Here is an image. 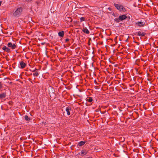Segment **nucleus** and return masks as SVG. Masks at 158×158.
<instances>
[{
    "label": "nucleus",
    "instance_id": "f257e3e1",
    "mask_svg": "<svg viewBox=\"0 0 158 158\" xmlns=\"http://www.w3.org/2000/svg\"><path fill=\"white\" fill-rule=\"evenodd\" d=\"M23 9L22 8H18L13 13V15L15 17L19 16H20L22 12Z\"/></svg>",
    "mask_w": 158,
    "mask_h": 158
},
{
    "label": "nucleus",
    "instance_id": "aec40b11",
    "mask_svg": "<svg viewBox=\"0 0 158 158\" xmlns=\"http://www.w3.org/2000/svg\"><path fill=\"white\" fill-rule=\"evenodd\" d=\"M8 103L11 106L13 105V102L12 101H9Z\"/></svg>",
    "mask_w": 158,
    "mask_h": 158
},
{
    "label": "nucleus",
    "instance_id": "f8f14e48",
    "mask_svg": "<svg viewBox=\"0 0 158 158\" xmlns=\"http://www.w3.org/2000/svg\"><path fill=\"white\" fill-rule=\"evenodd\" d=\"M6 94L5 93H2L0 94V99L5 98H6Z\"/></svg>",
    "mask_w": 158,
    "mask_h": 158
},
{
    "label": "nucleus",
    "instance_id": "393cba45",
    "mask_svg": "<svg viewBox=\"0 0 158 158\" xmlns=\"http://www.w3.org/2000/svg\"><path fill=\"white\" fill-rule=\"evenodd\" d=\"M85 158H92L91 157H86Z\"/></svg>",
    "mask_w": 158,
    "mask_h": 158
},
{
    "label": "nucleus",
    "instance_id": "7ed1b4c3",
    "mask_svg": "<svg viewBox=\"0 0 158 158\" xmlns=\"http://www.w3.org/2000/svg\"><path fill=\"white\" fill-rule=\"evenodd\" d=\"M7 46L9 48H10L12 50L15 49L17 47V45L16 43L12 44L11 42H9L7 44Z\"/></svg>",
    "mask_w": 158,
    "mask_h": 158
},
{
    "label": "nucleus",
    "instance_id": "f03ea898",
    "mask_svg": "<svg viewBox=\"0 0 158 158\" xmlns=\"http://www.w3.org/2000/svg\"><path fill=\"white\" fill-rule=\"evenodd\" d=\"M114 5L116 8L118 10L123 11H125L126 10L125 8L122 5H120L114 3Z\"/></svg>",
    "mask_w": 158,
    "mask_h": 158
},
{
    "label": "nucleus",
    "instance_id": "a211bd4d",
    "mask_svg": "<svg viewBox=\"0 0 158 158\" xmlns=\"http://www.w3.org/2000/svg\"><path fill=\"white\" fill-rule=\"evenodd\" d=\"M120 20L119 19V17L118 18H116L114 19V21L117 23H118L119 22Z\"/></svg>",
    "mask_w": 158,
    "mask_h": 158
},
{
    "label": "nucleus",
    "instance_id": "39448f33",
    "mask_svg": "<svg viewBox=\"0 0 158 158\" xmlns=\"http://www.w3.org/2000/svg\"><path fill=\"white\" fill-rule=\"evenodd\" d=\"M65 110L67 112V115H69L70 114V112L72 110V107L70 106H67Z\"/></svg>",
    "mask_w": 158,
    "mask_h": 158
},
{
    "label": "nucleus",
    "instance_id": "9b49d317",
    "mask_svg": "<svg viewBox=\"0 0 158 158\" xmlns=\"http://www.w3.org/2000/svg\"><path fill=\"white\" fill-rule=\"evenodd\" d=\"M82 31L87 34H89V31L88 30V29L86 27H84L82 29Z\"/></svg>",
    "mask_w": 158,
    "mask_h": 158
},
{
    "label": "nucleus",
    "instance_id": "dca6fc26",
    "mask_svg": "<svg viewBox=\"0 0 158 158\" xmlns=\"http://www.w3.org/2000/svg\"><path fill=\"white\" fill-rule=\"evenodd\" d=\"M24 118L25 120L27 121H29L31 120L30 118L27 115H26L25 116Z\"/></svg>",
    "mask_w": 158,
    "mask_h": 158
},
{
    "label": "nucleus",
    "instance_id": "2eb2a0df",
    "mask_svg": "<svg viewBox=\"0 0 158 158\" xmlns=\"http://www.w3.org/2000/svg\"><path fill=\"white\" fill-rule=\"evenodd\" d=\"M35 70H37V69H35V70L33 71V72H34V73H33V75L34 76H35L36 77H37L39 75V73L37 72H35Z\"/></svg>",
    "mask_w": 158,
    "mask_h": 158
},
{
    "label": "nucleus",
    "instance_id": "412c9836",
    "mask_svg": "<svg viewBox=\"0 0 158 158\" xmlns=\"http://www.w3.org/2000/svg\"><path fill=\"white\" fill-rule=\"evenodd\" d=\"M68 18L69 19V20L68 21V22H71L72 21V19L71 17H68Z\"/></svg>",
    "mask_w": 158,
    "mask_h": 158
},
{
    "label": "nucleus",
    "instance_id": "1a4fd4ad",
    "mask_svg": "<svg viewBox=\"0 0 158 158\" xmlns=\"http://www.w3.org/2000/svg\"><path fill=\"white\" fill-rule=\"evenodd\" d=\"M88 152L85 150H82L81 152V154L79 153V155H80L81 156H83L84 155H85Z\"/></svg>",
    "mask_w": 158,
    "mask_h": 158
},
{
    "label": "nucleus",
    "instance_id": "f3484780",
    "mask_svg": "<svg viewBox=\"0 0 158 158\" xmlns=\"http://www.w3.org/2000/svg\"><path fill=\"white\" fill-rule=\"evenodd\" d=\"M85 143V142L81 141L79 143L78 145L79 146H81L84 145Z\"/></svg>",
    "mask_w": 158,
    "mask_h": 158
},
{
    "label": "nucleus",
    "instance_id": "4be33fe9",
    "mask_svg": "<svg viewBox=\"0 0 158 158\" xmlns=\"http://www.w3.org/2000/svg\"><path fill=\"white\" fill-rule=\"evenodd\" d=\"M82 10L84 11V10H83V8H81V9L79 10V11L80 12H82Z\"/></svg>",
    "mask_w": 158,
    "mask_h": 158
},
{
    "label": "nucleus",
    "instance_id": "5701e85b",
    "mask_svg": "<svg viewBox=\"0 0 158 158\" xmlns=\"http://www.w3.org/2000/svg\"><path fill=\"white\" fill-rule=\"evenodd\" d=\"M69 41V39L68 38L66 39L65 40V42H67Z\"/></svg>",
    "mask_w": 158,
    "mask_h": 158
},
{
    "label": "nucleus",
    "instance_id": "0eeeda50",
    "mask_svg": "<svg viewBox=\"0 0 158 158\" xmlns=\"http://www.w3.org/2000/svg\"><path fill=\"white\" fill-rule=\"evenodd\" d=\"M2 49L4 50V51L7 52L8 53L10 52L11 51L10 49L9 48V47H7L6 46H5L2 48Z\"/></svg>",
    "mask_w": 158,
    "mask_h": 158
},
{
    "label": "nucleus",
    "instance_id": "6e6552de",
    "mask_svg": "<svg viewBox=\"0 0 158 158\" xmlns=\"http://www.w3.org/2000/svg\"><path fill=\"white\" fill-rule=\"evenodd\" d=\"M20 68L21 69H23L26 66V64L23 61H21L20 62Z\"/></svg>",
    "mask_w": 158,
    "mask_h": 158
},
{
    "label": "nucleus",
    "instance_id": "423d86ee",
    "mask_svg": "<svg viewBox=\"0 0 158 158\" xmlns=\"http://www.w3.org/2000/svg\"><path fill=\"white\" fill-rule=\"evenodd\" d=\"M136 34L137 35L141 36H143L146 35L145 33L142 32L140 31L136 33Z\"/></svg>",
    "mask_w": 158,
    "mask_h": 158
},
{
    "label": "nucleus",
    "instance_id": "20e7f679",
    "mask_svg": "<svg viewBox=\"0 0 158 158\" xmlns=\"http://www.w3.org/2000/svg\"><path fill=\"white\" fill-rule=\"evenodd\" d=\"M136 26L138 27H143L145 24V23L143 22L140 21L136 22L135 23Z\"/></svg>",
    "mask_w": 158,
    "mask_h": 158
},
{
    "label": "nucleus",
    "instance_id": "b1692460",
    "mask_svg": "<svg viewBox=\"0 0 158 158\" xmlns=\"http://www.w3.org/2000/svg\"><path fill=\"white\" fill-rule=\"evenodd\" d=\"M2 87V85L1 82H0V88H1Z\"/></svg>",
    "mask_w": 158,
    "mask_h": 158
},
{
    "label": "nucleus",
    "instance_id": "4468645a",
    "mask_svg": "<svg viewBox=\"0 0 158 158\" xmlns=\"http://www.w3.org/2000/svg\"><path fill=\"white\" fill-rule=\"evenodd\" d=\"M86 100L89 102H91L93 101V98L91 97H88L86 98Z\"/></svg>",
    "mask_w": 158,
    "mask_h": 158
},
{
    "label": "nucleus",
    "instance_id": "ddd939ff",
    "mask_svg": "<svg viewBox=\"0 0 158 158\" xmlns=\"http://www.w3.org/2000/svg\"><path fill=\"white\" fill-rule=\"evenodd\" d=\"M58 34L59 36L60 37H62L64 36V31H59L58 33Z\"/></svg>",
    "mask_w": 158,
    "mask_h": 158
},
{
    "label": "nucleus",
    "instance_id": "a878e982",
    "mask_svg": "<svg viewBox=\"0 0 158 158\" xmlns=\"http://www.w3.org/2000/svg\"><path fill=\"white\" fill-rule=\"evenodd\" d=\"M1 3H2V2L0 1V6L1 5Z\"/></svg>",
    "mask_w": 158,
    "mask_h": 158
},
{
    "label": "nucleus",
    "instance_id": "9d476101",
    "mask_svg": "<svg viewBox=\"0 0 158 158\" xmlns=\"http://www.w3.org/2000/svg\"><path fill=\"white\" fill-rule=\"evenodd\" d=\"M119 19L120 20L122 21L126 19L127 17L125 15H120V16H119Z\"/></svg>",
    "mask_w": 158,
    "mask_h": 158
},
{
    "label": "nucleus",
    "instance_id": "6ab92c4d",
    "mask_svg": "<svg viewBox=\"0 0 158 158\" xmlns=\"http://www.w3.org/2000/svg\"><path fill=\"white\" fill-rule=\"evenodd\" d=\"M80 21L81 22H82V21H85V19L84 17H81L80 18Z\"/></svg>",
    "mask_w": 158,
    "mask_h": 158
}]
</instances>
